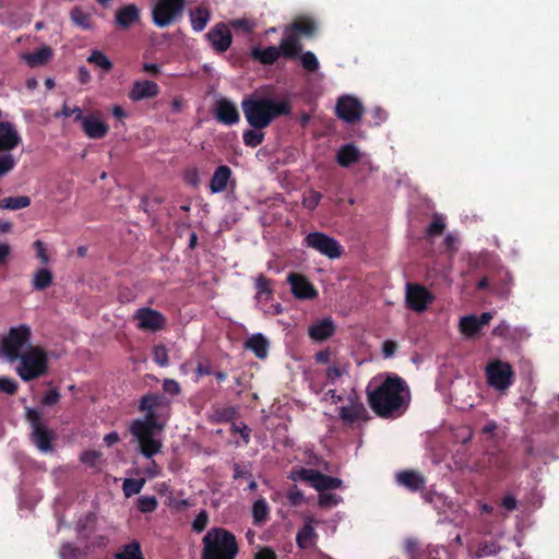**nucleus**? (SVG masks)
Wrapping results in <instances>:
<instances>
[{
	"instance_id": "7",
	"label": "nucleus",
	"mask_w": 559,
	"mask_h": 559,
	"mask_svg": "<svg viewBox=\"0 0 559 559\" xmlns=\"http://www.w3.org/2000/svg\"><path fill=\"white\" fill-rule=\"evenodd\" d=\"M32 331L27 324H20L9 330L1 340V353L11 362L16 361L24 353L25 347L31 346Z\"/></svg>"
},
{
	"instance_id": "41",
	"label": "nucleus",
	"mask_w": 559,
	"mask_h": 559,
	"mask_svg": "<svg viewBox=\"0 0 559 559\" xmlns=\"http://www.w3.org/2000/svg\"><path fill=\"white\" fill-rule=\"evenodd\" d=\"M31 204V198L27 195L8 197L0 201V207L8 210H21Z\"/></svg>"
},
{
	"instance_id": "42",
	"label": "nucleus",
	"mask_w": 559,
	"mask_h": 559,
	"mask_svg": "<svg viewBox=\"0 0 559 559\" xmlns=\"http://www.w3.org/2000/svg\"><path fill=\"white\" fill-rule=\"evenodd\" d=\"M116 559H144L141 546L138 542H132L122 547L121 551L116 554Z\"/></svg>"
},
{
	"instance_id": "63",
	"label": "nucleus",
	"mask_w": 559,
	"mask_h": 559,
	"mask_svg": "<svg viewBox=\"0 0 559 559\" xmlns=\"http://www.w3.org/2000/svg\"><path fill=\"white\" fill-rule=\"evenodd\" d=\"M60 400V393L57 389L49 390L43 397L41 404L44 406L55 405Z\"/></svg>"
},
{
	"instance_id": "15",
	"label": "nucleus",
	"mask_w": 559,
	"mask_h": 559,
	"mask_svg": "<svg viewBox=\"0 0 559 559\" xmlns=\"http://www.w3.org/2000/svg\"><path fill=\"white\" fill-rule=\"evenodd\" d=\"M133 318L138 322L136 326L142 331L157 332L166 324L164 314L148 307L138 309Z\"/></svg>"
},
{
	"instance_id": "24",
	"label": "nucleus",
	"mask_w": 559,
	"mask_h": 559,
	"mask_svg": "<svg viewBox=\"0 0 559 559\" xmlns=\"http://www.w3.org/2000/svg\"><path fill=\"white\" fill-rule=\"evenodd\" d=\"M22 139L11 122H0V152L14 150Z\"/></svg>"
},
{
	"instance_id": "64",
	"label": "nucleus",
	"mask_w": 559,
	"mask_h": 559,
	"mask_svg": "<svg viewBox=\"0 0 559 559\" xmlns=\"http://www.w3.org/2000/svg\"><path fill=\"white\" fill-rule=\"evenodd\" d=\"M206 35H231L229 21L217 23Z\"/></svg>"
},
{
	"instance_id": "19",
	"label": "nucleus",
	"mask_w": 559,
	"mask_h": 559,
	"mask_svg": "<svg viewBox=\"0 0 559 559\" xmlns=\"http://www.w3.org/2000/svg\"><path fill=\"white\" fill-rule=\"evenodd\" d=\"M395 481L411 492L421 491L426 486L425 476L415 469H404L395 474Z\"/></svg>"
},
{
	"instance_id": "12",
	"label": "nucleus",
	"mask_w": 559,
	"mask_h": 559,
	"mask_svg": "<svg viewBox=\"0 0 559 559\" xmlns=\"http://www.w3.org/2000/svg\"><path fill=\"white\" fill-rule=\"evenodd\" d=\"M305 243L330 259L340 258L344 251L336 239L321 231L308 234Z\"/></svg>"
},
{
	"instance_id": "2",
	"label": "nucleus",
	"mask_w": 559,
	"mask_h": 559,
	"mask_svg": "<svg viewBox=\"0 0 559 559\" xmlns=\"http://www.w3.org/2000/svg\"><path fill=\"white\" fill-rule=\"evenodd\" d=\"M374 378L367 386V397L371 409L381 418H395L405 413L411 392L406 381L395 374L388 373L378 385Z\"/></svg>"
},
{
	"instance_id": "30",
	"label": "nucleus",
	"mask_w": 559,
	"mask_h": 559,
	"mask_svg": "<svg viewBox=\"0 0 559 559\" xmlns=\"http://www.w3.org/2000/svg\"><path fill=\"white\" fill-rule=\"evenodd\" d=\"M245 347L251 350L255 355V357L260 359L266 358L269 353V342L260 333L249 337L245 343Z\"/></svg>"
},
{
	"instance_id": "46",
	"label": "nucleus",
	"mask_w": 559,
	"mask_h": 559,
	"mask_svg": "<svg viewBox=\"0 0 559 559\" xmlns=\"http://www.w3.org/2000/svg\"><path fill=\"white\" fill-rule=\"evenodd\" d=\"M145 484L144 478H126L123 480L122 490L127 498L139 493Z\"/></svg>"
},
{
	"instance_id": "43",
	"label": "nucleus",
	"mask_w": 559,
	"mask_h": 559,
	"mask_svg": "<svg viewBox=\"0 0 559 559\" xmlns=\"http://www.w3.org/2000/svg\"><path fill=\"white\" fill-rule=\"evenodd\" d=\"M230 31H235L236 33L250 34L255 29L257 23L255 21L241 17V19H233L229 20Z\"/></svg>"
},
{
	"instance_id": "56",
	"label": "nucleus",
	"mask_w": 559,
	"mask_h": 559,
	"mask_svg": "<svg viewBox=\"0 0 559 559\" xmlns=\"http://www.w3.org/2000/svg\"><path fill=\"white\" fill-rule=\"evenodd\" d=\"M444 229H445L444 222L440 217L435 216L432 222L427 227V234L429 236H439L444 231Z\"/></svg>"
},
{
	"instance_id": "51",
	"label": "nucleus",
	"mask_w": 559,
	"mask_h": 559,
	"mask_svg": "<svg viewBox=\"0 0 559 559\" xmlns=\"http://www.w3.org/2000/svg\"><path fill=\"white\" fill-rule=\"evenodd\" d=\"M80 554V548L71 543L62 544L59 550L60 559H79Z\"/></svg>"
},
{
	"instance_id": "32",
	"label": "nucleus",
	"mask_w": 559,
	"mask_h": 559,
	"mask_svg": "<svg viewBox=\"0 0 559 559\" xmlns=\"http://www.w3.org/2000/svg\"><path fill=\"white\" fill-rule=\"evenodd\" d=\"M96 515L93 512L87 513L84 518L80 519L76 523V532L81 539L90 538L91 534L95 531Z\"/></svg>"
},
{
	"instance_id": "16",
	"label": "nucleus",
	"mask_w": 559,
	"mask_h": 559,
	"mask_svg": "<svg viewBox=\"0 0 559 559\" xmlns=\"http://www.w3.org/2000/svg\"><path fill=\"white\" fill-rule=\"evenodd\" d=\"M338 416L347 426L368 419V412L357 396H348L347 404L338 408Z\"/></svg>"
},
{
	"instance_id": "60",
	"label": "nucleus",
	"mask_w": 559,
	"mask_h": 559,
	"mask_svg": "<svg viewBox=\"0 0 559 559\" xmlns=\"http://www.w3.org/2000/svg\"><path fill=\"white\" fill-rule=\"evenodd\" d=\"M61 115L64 116V117H71L72 115H75L74 121H80V122L84 118V116L82 114V109L80 107H78V106L70 107L67 104H64L62 106Z\"/></svg>"
},
{
	"instance_id": "25",
	"label": "nucleus",
	"mask_w": 559,
	"mask_h": 559,
	"mask_svg": "<svg viewBox=\"0 0 559 559\" xmlns=\"http://www.w3.org/2000/svg\"><path fill=\"white\" fill-rule=\"evenodd\" d=\"M115 21L121 29L128 31L140 21V10L133 3L123 5L116 11Z\"/></svg>"
},
{
	"instance_id": "48",
	"label": "nucleus",
	"mask_w": 559,
	"mask_h": 559,
	"mask_svg": "<svg viewBox=\"0 0 559 559\" xmlns=\"http://www.w3.org/2000/svg\"><path fill=\"white\" fill-rule=\"evenodd\" d=\"M322 198V193L316 190H309L304 194L302 204L307 210L313 211L319 205Z\"/></svg>"
},
{
	"instance_id": "31",
	"label": "nucleus",
	"mask_w": 559,
	"mask_h": 559,
	"mask_svg": "<svg viewBox=\"0 0 559 559\" xmlns=\"http://www.w3.org/2000/svg\"><path fill=\"white\" fill-rule=\"evenodd\" d=\"M210 20V11L205 7H198L190 12V22L192 29L197 33L202 32Z\"/></svg>"
},
{
	"instance_id": "26",
	"label": "nucleus",
	"mask_w": 559,
	"mask_h": 559,
	"mask_svg": "<svg viewBox=\"0 0 559 559\" xmlns=\"http://www.w3.org/2000/svg\"><path fill=\"white\" fill-rule=\"evenodd\" d=\"M53 56V51L49 46H41L33 52H23L20 59L23 60L29 68H39L46 66Z\"/></svg>"
},
{
	"instance_id": "14",
	"label": "nucleus",
	"mask_w": 559,
	"mask_h": 559,
	"mask_svg": "<svg viewBox=\"0 0 559 559\" xmlns=\"http://www.w3.org/2000/svg\"><path fill=\"white\" fill-rule=\"evenodd\" d=\"M336 115L347 123H355L360 120L364 114L362 104L354 96L344 95L337 99Z\"/></svg>"
},
{
	"instance_id": "38",
	"label": "nucleus",
	"mask_w": 559,
	"mask_h": 559,
	"mask_svg": "<svg viewBox=\"0 0 559 559\" xmlns=\"http://www.w3.org/2000/svg\"><path fill=\"white\" fill-rule=\"evenodd\" d=\"M237 417L234 406L216 407L213 409L212 421L216 424L231 423Z\"/></svg>"
},
{
	"instance_id": "33",
	"label": "nucleus",
	"mask_w": 559,
	"mask_h": 559,
	"mask_svg": "<svg viewBox=\"0 0 559 559\" xmlns=\"http://www.w3.org/2000/svg\"><path fill=\"white\" fill-rule=\"evenodd\" d=\"M270 515V507L264 498L258 499L252 506V518L254 525H263Z\"/></svg>"
},
{
	"instance_id": "8",
	"label": "nucleus",
	"mask_w": 559,
	"mask_h": 559,
	"mask_svg": "<svg viewBox=\"0 0 559 559\" xmlns=\"http://www.w3.org/2000/svg\"><path fill=\"white\" fill-rule=\"evenodd\" d=\"M26 419L32 427V441L41 452L53 450L52 441L56 433L48 429L41 420V414L35 408H26Z\"/></svg>"
},
{
	"instance_id": "20",
	"label": "nucleus",
	"mask_w": 559,
	"mask_h": 559,
	"mask_svg": "<svg viewBox=\"0 0 559 559\" xmlns=\"http://www.w3.org/2000/svg\"><path fill=\"white\" fill-rule=\"evenodd\" d=\"M214 116L218 122L226 126L236 124L240 120L236 105L227 98H221L216 102Z\"/></svg>"
},
{
	"instance_id": "34",
	"label": "nucleus",
	"mask_w": 559,
	"mask_h": 559,
	"mask_svg": "<svg viewBox=\"0 0 559 559\" xmlns=\"http://www.w3.org/2000/svg\"><path fill=\"white\" fill-rule=\"evenodd\" d=\"M254 288L257 289V299H262L264 297V299L267 301L273 298L272 281L263 274H260L255 278Z\"/></svg>"
},
{
	"instance_id": "17",
	"label": "nucleus",
	"mask_w": 559,
	"mask_h": 559,
	"mask_svg": "<svg viewBox=\"0 0 559 559\" xmlns=\"http://www.w3.org/2000/svg\"><path fill=\"white\" fill-rule=\"evenodd\" d=\"M287 282L290 284L292 293L297 299H313L318 296L314 286L301 274L290 273L287 277Z\"/></svg>"
},
{
	"instance_id": "1",
	"label": "nucleus",
	"mask_w": 559,
	"mask_h": 559,
	"mask_svg": "<svg viewBox=\"0 0 559 559\" xmlns=\"http://www.w3.org/2000/svg\"><path fill=\"white\" fill-rule=\"evenodd\" d=\"M170 401L160 393H147L139 401V411L144 413L143 419L131 421L129 431L138 442V451L146 459H152L162 451L163 442L156 438L165 425L158 420L157 412L167 408Z\"/></svg>"
},
{
	"instance_id": "11",
	"label": "nucleus",
	"mask_w": 559,
	"mask_h": 559,
	"mask_svg": "<svg viewBox=\"0 0 559 559\" xmlns=\"http://www.w3.org/2000/svg\"><path fill=\"white\" fill-rule=\"evenodd\" d=\"M487 381L496 390L508 389L513 381L514 372L512 366L502 360H493L486 367Z\"/></svg>"
},
{
	"instance_id": "52",
	"label": "nucleus",
	"mask_w": 559,
	"mask_h": 559,
	"mask_svg": "<svg viewBox=\"0 0 559 559\" xmlns=\"http://www.w3.org/2000/svg\"><path fill=\"white\" fill-rule=\"evenodd\" d=\"M342 501L341 497L331 492H320L319 506L321 508H331L337 506Z\"/></svg>"
},
{
	"instance_id": "61",
	"label": "nucleus",
	"mask_w": 559,
	"mask_h": 559,
	"mask_svg": "<svg viewBox=\"0 0 559 559\" xmlns=\"http://www.w3.org/2000/svg\"><path fill=\"white\" fill-rule=\"evenodd\" d=\"M163 390L170 395H178L181 392L180 384L174 379H165Z\"/></svg>"
},
{
	"instance_id": "39",
	"label": "nucleus",
	"mask_w": 559,
	"mask_h": 559,
	"mask_svg": "<svg viewBox=\"0 0 559 559\" xmlns=\"http://www.w3.org/2000/svg\"><path fill=\"white\" fill-rule=\"evenodd\" d=\"M404 550L408 559H424L426 555V549L414 537H408L404 540Z\"/></svg>"
},
{
	"instance_id": "18",
	"label": "nucleus",
	"mask_w": 559,
	"mask_h": 559,
	"mask_svg": "<svg viewBox=\"0 0 559 559\" xmlns=\"http://www.w3.org/2000/svg\"><path fill=\"white\" fill-rule=\"evenodd\" d=\"M228 185L234 189L236 187V180L233 178V170L227 165L218 166L209 183V189L211 193H222L227 190Z\"/></svg>"
},
{
	"instance_id": "62",
	"label": "nucleus",
	"mask_w": 559,
	"mask_h": 559,
	"mask_svg": "<svg viewBox=\"0 0 559 559\" xmlns=\"http://www.w3.org/2000/svg\"><path fill=\"white\" fill-rule=\"evenodd\" d=\"M250 428L245 424H241V426H239L233 423L231 425V432L239 433L246 444L249 443L250 441Z\"/></svg>"
},
{
	"instance_id": "45",
	"label": "nucleus",
	"mask_w": 559,
	"mask_h": 559,
	"mask_svg": "<svg viewBox=\"0 0 559 559\" xmlns=\"http://www.w3.org/2000/svg\"><path fill=\"white\" fill-rule=\"evenodd\" d=\"M87 62L100 68L105 72H109L112 69V62L99 50H94L87 58Z\"/></svg>"
},
{
	"instance_id": "55",
	"label": "nucleus",
	"mask_w": 559,
	"mask_h": 559,
	"mask_svg": "<svg viewBox=\"0 0 559 559\" xmlns=\"http://www.w3.org/2000/svg\"><path fill=\"white\" fill-rule=\"evenodd\" d=\"M15 166V159L11 154L0 155V177L10 173Z\"/></svg>"
},
{
	"instance_id": "22",
	"label": "nucleus",
	"mask_w": 559,
	"mask_h": 559,
	"mask_svg": "<svg viewBox=\"0 0 559 559\" xmlns=\"http://www.w3.org/2000/svg\"><path fill=\"white\" fill-rule=\"evenodd\" d=\"M159 86L154 81L143 80L135 81L129 92V98L133 102H140L157 96Z\"/></svg>"
},
{
	"instance_id": "21",
	"label": "nucleus",
	"mask_w": 559,
	"mask_h": 559,
	"mask_svg": "<svg viewBox=\"0 0 559 559\" xmlns=\"http://www.w3.org/2000/svg\"><path fill=\"white\" fill-rule=\"evenodd\" d=\"M318 32V23L311 16H297L286 26L283 35H313Z\"/></svg>"
},
{
	"instance_id": "40",
	"label": "nucleus",
	"mask_w": 559,
	"mask_h": 559,
	"mask_svg": "<svg viewBox=\"0 0 559 559\" xmlns=\"http://www.w3.org/2000/svg\"><path fill=\"white\" fill-rule=\"evenodd\" d=\"M460 330L467 337H473L477 335L480 331V328L479 323L476 320V316L471 314L463 317L460 320Z\"/></svg>"
},
{
	"instance_id": "5",
	"label": "nucleus",
	"mask_w": 559,
	"mask_h": 559,
	"mask_svg": "<svg viewBox=\"0 0 559 559\" xmlns=\"http://www.w3.org/2000/svg\"><path fill=\"white\" fill-rule=\"evenodd\" d=\"M17 360L16 372L25 382L38 379L48 371L47 353L39 346L29 347Z\"/></svg>"
},
{
	"instance_id": "4",
	"label": "nucleus",
	"mask_w": 559,
	"mask_h": 559,
	"mask_svg": "<svg viewBox=\"0 0 559 559\" xmlns=\"http://www.w3.org/2000/svg\"><path fill=\"white\" fill-rule=\"evenodd\" d=\"M202 543L201 559H236L239 551L236 536L223 527L209 530Z\"/></svg>"
},
{
	"instance_id": "49",
	"label": "nucleus",
	"mask_w": 559,
	"mask_h": 559,
	"mask_svg": "<svg viewBox=\"0 0 559 559\" xmlns=\"http://www.w3.org/2000/svg\"><path fill=\"white\" fill-rule=\"evenodd\" d=\"M157 499L154 496H142L138 499V509L142 513H151L157 508Z\"/></svg>"
},
{
	"instance_id": "13",
	"label": "nucleus",
	"mask_w": 559,
	"mask_h": 559,
	"mask_svg": "<svg viewBox=\"0 0 559 559\" xmlns=\"http://www.w3.org/2000/svg\"><path fill=\"white\" fill-rule=\"evenodd\" d=\"M405 300L411 310L423 312L432 304L435 296L420 284L407 283Z\"/></svg>"
},
{
	"instance_id": "54",
	"label": "nucleus",
	"mask_w": 559,
	"mask_h": 559,
	"mask_svg": "<svg viewBox=\"0 0 559 559\" xmlns=\"http://www.w3.org/2000/svg\"><path fill=\"white\" fill-rule=\"evenodd\" d=\"M209 524V513L206 510H201L192 522V530L195 533L203 532Z\"/></svg>"
},
{
	"instance_id": "57",
	"label": "nucleus",
	"mask_w": 559,
	"mask_h": 559,
	"mask_svg": "<svg viewBox=\"0 0 559 559\" xmlns=\"http://www.w3.org/2000/svg\"><path fill=\"white\" fill-rule=\"evenodd\" d=\"M287 499L290 506L297 507L301 504L304 501V492L295 485L289 491L287 492Z\"/></svg>"
},
{
	"instance_id": "6",
	"label": "nucleus",
	"mask_w": 559,
	"mask_h": 559,
	"mask_svg": "<svg viewBox=\"0 0 559 559\" xmlns=\"http://www.w3.org/2000/svg\"><path fill=\"white\" fill-rule=\"evenodd\" d=\"M299 38L300 37H285L281 41L280 47H255L252 49L251 56L254 60L265 66L274 64L281 56L287 59H296L302 51V45L298 40Z\"/></svg>"
},
{
	"instance_id": "23",
	"label": "nucleus",
	"mask_w": 559,
	"mask_h": 559,
	"mask_svg": "<svg viewBox=\"0 0 559 559\" xmlns=\"http://www.w3.org/2000/svg\"><path fill=\"white\" fill-rule=\"evenodd\" d=\"M81 126L90 139H104L109 131V126L94 115L84 116Z\"/></svg>"
},
{
	"instance_id": "44",
	"label": "nucleus",
	"mask_w": 559,
	"mask_h": 559,
	"mask_svg": "<svg viewBox=\"0 0 559 559\" xmlns=\"http://www.w3.org/2000/svg\"><path fill=\"white\" fill-rule=\"evenodd\" d=\"M262 129H248L242 133V140L246 146L248 147H257L264 141V132Z\"/></svg>"
},
{
	"instance_id": "10",
	"label": "nucleus",
	"mask_w": 559,
	"mask_h": 559,
	"mask_svg": "<svg viewBox=\"0 0 559 559\" xmlns=\"http://www.w3.org/2000/svg\"><path fill=\"white\" fill-rule=\"evenodd\" d=\"M292 478L294 480L309 483L319 492L340 488L343 484L342 479L337 477L329 476L319 471L305 467L293 471Z\"/></svg>"
},
{
	"instance_id": "50",
	"label": "nucleus",
	"mask_w": 559,
	"mask_h": 559,
	"mask_svg": "<svg viewBox=\"0 0 559 559\" xmlns=\"http://www.w3.org/2000/svg\"><path fill=\"white\" fill-rule=\"evenodd\" d=\"M153 359L160 367H167L169 364L168 350L164 345H156L153 348Z\"/></svg>"
},
{
	"instance_id": "36",
	"label": "nucleus",
	"mask_w": 559,
	"mask_h": 559,
	"mask_svg": "<svg viewBox=\"0 0 559 559\" xmlns=\"http://www.w3.org/2000/svg\"><path fill=\"white\" fill-rule=\"evenodd\" d=\"M501 551V546L496 540H481L477 544L474 556L477 559L496 556Z\"/></svg>"
},
{
	"instance_id": "28",
	"label": "nucleus",
	"mask_w": 559,
	"mask_h": 559,
	"mask_svg": "<svg viewBox=\"0 0 559 559\" xmlns=\"http://www.w3.org/2000/svg\"><path fill=\"white\" fill-rule=\"evenodd\" d=\"M359 158L360 152L353 143L341 146L336 153L337 164L345 168H348L353 164L357 163Z\"/></svg>"
},
{
	"instance_id": "37",
	"label": "nucleus",
	"mask_w": 559,
	"mask_h": 559,
	"mask_svg": "<svg viewBox=\"0 0 559 559\" xmlns=\"http://www.w3.org/2000/svg\"><path fill=\"white\" fill-rule=\"evenodd\" d=\"M52 281L53 276L51 271L43 267L35 272L32 285L35 290H44L52 284Z\"/></svg>"
},
{
	"instance_id": "53",
	"label": "nucleus",
	"mask_w": 559,
	"mask_h": 559,
	"mask_svg": "<svg viewBox=\"0 0 559 559\" xmlns=\"http://www.w3.org/2000/svg\"><path fill=\"white\" fill-rule=\"evenodd\" d=\"M207 39L217 52L226 51L233 43V37H207Z\"/></svg>"
},
{
	"instance_id": "47",
	"label": "nucleus",
	"mask_w": 559,
	"mask_h": 559,
	"mask_svg": "<svg viewBox=\"0 0 559 559\" xmlns=\"http://www.w3.org/2000/svg\"><path fill=\"white\" fill-rule=\"evenodd\" d=\"M301 66L308 72L314 73L319 69V61L312 51H306L299 53Z\"/></svg>"
},
{
	"instance_id": "58",
	"label": "nucleus",
	"mask_w": 559,
	"mask_h": 559,
	"mask_svg": "<svg viewBox=\"0 0 559 559\" xmlns=\"http://www.w3.org/2000/svg\"><path fill=\"white\" fill-rule=\"evenodd\" d=\"M344 373H346L345 368H341L338 366H330L326 369V380L329 383L334 384Z\"/></svg>"
},
{
	"instance_id": "35",
	"label": "nucleus",
	"mask_w": 559,
	"mask_h": 559,
	"mask_svg": "<svg viewBox=\"0 0 559 559\" xmlns=\"http://www.w3.org/2000/svg\"><path fill=\"white\" fill-rule=\"evenodd\" d=\"M70 16L72 22L83 31L92 28V14L81 7H74L70 12Z\"/></svg>"
},
{
	"instance_id": "3",
	"label": "nucleus",
	"mask_w": 559,
	"mask_h": 559,
	"mask_svg": "<svg viewBox=\"0 0 559 559\" xmlns=\"http://www.w3.org/2000/svg\"><path fill=\"white\" fill-rule=\"evenodd\" d=\"M241 108L249 126L265 129L275 119L292 114L293 105L287 95H251L241 102Z\"/></svg>"
},
{
	"instance_id": "27",
	"label": "nucleus",
	"mask_w": 559,
	"mask_h": 559,
	"mask_svg": "<svg viewBox=\"0 0 559 559\" xmlns=\"http://www.w3.org/2000/svg\"><path fill=\"white\" fill-rule=\"evenodd\" d=\"M335 331L336 325L334 324L333 320L326 318L310 325L308 334L312 340L317 342H323L333 336Z\"/></svg>"
},
{
	"instance_id": "59",
	"label": "nucleus",
	"mask_w": 559,
	"mask_h": 559,
	"mask_svg": "<svg viewBox=\"0 0 559 559\" xmlns=\"http://www.w3.org/2000/svg\"><path fill=\"white\" fill-rule=\"evenodd\" d=\"M17 383L13 379L10 378H1L0 379V390L7 394L13 395L17 391Z\"/></svg>"
},
{
	"instance_id": "9",
	"label": "nucleus",
	"mask_w": 559,
	"mask_h": 559,
	"mask_svg": "<svg viewBox=\"0 0 559 559\" xmlns=\"http://www.w3.org/2000/svg\"><path fill=\"white\" fill-rule=\"evenodd\" d=\"M185 0H158L152 10L153 23L165 28L181 19Z\"/></svg>"
},
{
	"instance_id": "29",
	"label": "nucleus",
	"mask_w": 559,
	"mask_h": 559,
	"mask_svg": "<svg viewBox=\"0 0 559 559\" xmlns=\"http://www.w3.org/2000/svg\"><path fill=\"white\" fill-rule=\"evenodd\" d=\"M311 523H312V518H309L308 521L298 531V533L296 535V544L301 549H307L310 546H312L318 537Z\"/></svg>"
}]
</instances>
